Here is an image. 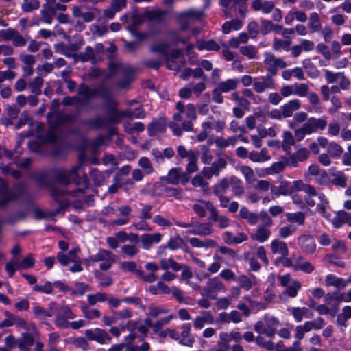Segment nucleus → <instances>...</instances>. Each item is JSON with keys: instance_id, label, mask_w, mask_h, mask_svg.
Instances as JSON below:
<instances>
[{"instance_id": "obj_7", "label": "nucleus", "mask_w": 351, "mask_h": 351, "mask_svg": "<svg viewBox=\"0 0 351 351\" xmlns=\"http://www.w3.org/2000/svg\"><path fill=\"white\" fill-rule=\"evenodd\" d=\"M15 191H10L6 194H0V207L7 206L10 203L18 199V198L25 193V189H14Z\"/></svg>"}, {"instance_id": "obj_2", "label": "nucleus", "mask_w": 351, "mask_h": 351, "mask_svg": "<svg viewBox=\"0 0 351 351\" xmlns=\"http://www.w3.org/2000/svg\"><path fill=\"white\" fill-rule=\"evenodd\" d=\"M103 84L104 83H100L95 88H90V86L85 83H81L78 87V94L83 96V97L79 98L75 97V102L79 105H88L87 101L88 99L99 97V91L101 90Z\"/></svg>"}, {"instance_id": "obj_52", "label": "nucleus", "mask_w": 351, "mask_h": 351, "mask_svg": "<svg viewBox=\"0 0 351 351\" xmlns=\"http://www.w3.org/2000/svg\"><path fill=\"white\" fill-rule=\"evenodd\" d=\"M233 99L238 101L239 105L244 109L249 110L250 102L244 97L240 96L237 92H234L232 94Z\"/></svg>"}, {"instance_id": "obj_13", "label": "nucleus", "mask_w": 351, "mask_h": 351, "mask_svg": "<svg viewBox=\"0 0 351 351\" xmlns=\"http://www.w3.org/2000/svg\"><path fill=\"white\" fill-rule=\"evenodd\" d=\"M289 165V159L286 156H282L281 160L274 162L271 167L266 169L268 175L279 173L282 171Z\"/></svg>"}, {"instance_id": "obj_5", "label": "nucleus", "mask_w": 351, "mask_h": 351, "mask_svg": "<svg viewBox=\"0 0 351 351\" xmlns=\"http://www.w3.org/2000/svg\"><path fill=\"white\" fill-rule=\"evenodd\" d=\"M298 245L302 252L313 254L316 250V244L313 237L310 234H302L298 237Z\"/></svg>"}, {"instance_id": "obj_58", "label": "nucleus", "mask_w": 351, "mask_h": 351, "mask_svg": "<svg viewBox=\"0 0 351 351\" xmlns=\"http://www.w3.org/2000/svg\"><path fill=\"white\" fill-rule=\"evenodd\" d=\"M308 86L306 84H296L293 94L299 97H305L308 94Z\"/></svg>"}, {"instance_id": "obj_9", "label": "nucleus", "mask_w": 351, "mask_h": 351, "mask_svg": "<svg viewBox=\"0 0 351 351\" xmlns=\"http://www.w3.org/2000/svg\"><path fill=\"white\" fill-rule=\"evenodd\" d=\"M304 127L308 128L309 134L317 132V130H323L327 125V122L324 119H316L314 117H311L308 119L307 122L303 124Z\"/></svg>"}, {"instance_id": "obj_18", "label": "nucleus", "mask_w": 351, "mask_h": 351, "mask_svg": "<svg viewBox=\"0 0 351 351\" xmlns=\"http://www.w3.org/2000/svg\"><path fill=\"white\" fill-rule=\"evenodd\" d=\"M54 169V173L53 176H54L53 180L55 181V184L60 183L63 185H69L70 184V180L69 173L67 171L64 170L58 169L56 168H51Z\"/></svg>"}, {"instance_id": "obj_55", "label": "nucleus", "mask_w": 351, "mask_h": 351, "mask_svg": "<svg viewBox=\"0 0 351 351\" xmlns=\"http://www.w3.org/2000/svg\"><path fill=\"white\" fill-rule=\"evenodd\" d=\"M52 124H50V129L45 135V141L49 143H55L57 142L58 136Z\"/></svg>"}, {"instance_id": "obj_38", "label": "nucleus", "mask_w": 351, "mask_h": 351, "mask_svg": "<svg viewBox=\"0 0 351 351\" xmlns=\"http://www.w3.org/2000/svg\"><path fill=\"white\" fill-rule=\"evenodd\" d=\"M247 34L250 35L252 39L257 38L260 33V28L258 23L256 21H250L247 26Z\"/></svg>"}, {"instance_id": "obj_17", "label": "nucleus", "mask_w": 351, "mask_h": 351, "mask_svg": "<svg viewBox=\"0 0 351 351\" xmlns=\"http://www.w3.org/2000/svg\"><path fill=\"white\" fill-rule=\"evenodd\" d=\"M123 114L125 115H122V119L124 118H129L130 119H132L133 118L144 119L146 116L145 109L142 106L135 108L134 111H132L130 109H126L123 110Z\"/></svg>"}, {"instance_id": "obj_54", "label": "nucleus", "mask_w": 351, "mask_h": 351, "mask_svg": "<svg viewBox=\"0 0 351 351\" xmlns=\"http://www.w3.org/2000/svg\"><path fill=\"white\" fill-rule=\"evenodd\" d=\"M316 49L318 53H321L326 60L330 61L331 59V53L326 44L320 43L317 44Z\"/></svg>"}, {"instance_id": "obj_49", "label": "nucleus", "mask_w": 351, "mask_h": 351, "mask_svg": "<svg viewBox=\"0 0 351 351\" xmlns=\"http://www.w3.org/2000/svg\"><path fill=\"white\" fill-rule=\"evenodd\" d=\"M54 49L56 53L64 55L67 58H72L73 53L68 51L67 45L64 43H58L54 45Z\"/></svg>"}, {"instance_id": "obj_56", "label": "nucleus", "mask_w": 351, "mask_h": 351, "mask_svg": "<svg viewBox=\"0 0 351 351\" xmlns=\"http://www.w3.org/2000/svg\"><path fill=\"white\" fill-rule=\"evenodd\" d=\"M238 282L245 291H249L252 287L250 278L246 275H241L238 277Z\"/></svg>"}, {"instance_id": "obj_48", "label": "nucleus", "mask_w": 351, "mask_h": 351, "mask_svg": "<svg viewBox=\"0 0 351 351\" xmlns=\"http://www.w3.org/2000/svg\"><path fill=\"white\" fill-rule=\"evenodd\" d=\"M240 52L242 55L250 59H253L256 56V48L254 45L243 46L240 48Z\"/></svg>"}, {"instance_id": "obj_25", "label": "nucleus", "mask_w": 351, "mask_h": 351, "mask_svg": "<svg viewBox=\"0 0 351 351\" xmlns=\"http://www.w3.org/2000/svg\"><path fill=\"white\" fill-rule=\"evenodd\" d=\"M14 264L16 266L17 269H20L21 268L27 269L32 268L34 266L35 259L32 254H29L22 259L20 263L14 262Z\"/></svg>"}, {"instance_id": "obj_39", "label": "nucleus", "mask_w": 351, "mask_h": 351, "mask_svg": "<svg viewBox=\"0 0 351 351\" xmlns=\"http://www.w3.org/2000/svg\"><path fill=\"white\" fill-rule=\"evenodd\" d=\"M302 285L298 280H294L291 285L286 287V293L291 298H295L298 295V291L301 289Z\"/></svg>"}, {"instance_id": "obj_31", "label": "nucleus", "mask_w": 351, "mask_h": 351, "mask_svg": "<svg viewBox=\"0 0 351 351\" xmlns=\"http://www.w3.org/2000/svg\"><path fill=\"white\" fill-rule=\"evenodd\" d=\"M260 23H261V27H259L260 33L262 35L266 36V35L269 34L271 32H272L273 22L271 21L265 19L263 18H261Z\"/></svg>"}, {"instance_id": "obj_11", "label": "nucleus", "mask_w": 351, "mask_h": 351, "mask_svg": "<svg viewBox=\"0 0 351 351\" xmlns=\"http://www.w3.org/2000/svg\"><path fill=\"white\" fill-rule=\"evenodd\" d=\"M75 121V117L73 114L63 113L61 111H58L55 114L54 123L52 124L55 129H57L58 125L62 123H73Z\"/></svg>"}, {"instance_id": "obj_35", "label": "nucleus", "mask_w": 351, "mask_h": 351, "mask_svg": "<svg viewBox=\"0 0 351 351\" xmlns=\"http://www.w3.org/2000/svg\"><path fill=\"white\" fill-rule=\"evenodd\" d=\"M309 27L313 32H318L321 29V23L319 15L317 12H313L309 17Z\"/></svg>"}, {"instance_id": "obj_42", "label": "nucleus", "mask_w": 351, "mask_h": 351, "mask_svg": "<svg viewBox=\"0 0 351 351\" xmlns=\"http://www.w3.org/2000/svg\"><path fill=\"white\" fill-rule=\"evenodd\" d=\"M40 7V2L38 0H30L29 2H23L21 4V10L24 12H31L38 10Z\"/></svg>"}, {"instance_id": "obj_64", "label": "nucleus", "mask_w": 351, "mask_h": 351, "mask_svg": "<svg viewBox=\"0 0 351 351\" xmlns=\"http://www.w3.org/2000/svg\"><path fill=\"white\" fill-rule=\"evenodd\" d=\"M208 287L214 290H221L223 287V282L218 277H215L208 281Z\"/></svg>"}, {"instance_id": "obj_40", "label": "nucleus", "mask_w": 351, "mask_h": 351, "mask_svg": "<svg viewBox=\"0 0 351 351\" xmlns=\"http://www.w3.org/2000/svg\"><path fill=\"white\" fill-rule=\"evenodd\" d=\"M136 275L143 281L149 283L154 282L157 279V276L154 273H149L147 275H145L144 271L141 267L136 269Z\"/></svg>"}, {"instance_id": "obj_37", "label": "nucleus", "mask_w": 351, "mask_h": 351, "mask_svg": "<svg viewBox=\"0 0 351 351\" xmlns=\"http://www.w3.org/2000/svg\"><path fill=\"white\" fill-rule=\"evenodd\" d=\"M335 178L332 180V183L337 186L345 188L346 186L347 178L343 171H338L333 174Z\"/></svg>"}, {"instance_id": "obj_62", "label": "nucleus", "mask_w": 351, "mask_h": 351, "mask_svg": "<svg viewBox=\"0 0 351 351\" xmlns=\"http://www.w3.org/2000/svg\"><path fill=\"white\" fill-rule=\"evenodd\" d=\"M121 249L122 252L130 257H133L139 252L138 247L134 245H124Z\"/></svg>"}, {"instance_id": "obj_24", "label": "nucleus", "mask_w": 351, "mask_h": 351, "mask_svg": "<svg viewBox=\"0 0 351 351\" xmlns=\"http://www.w3.org/2000/svg\"><path fill=\"white\" fill-rule=\"evenodd\" d=\"M291 43V38L289 40H282L280 38H275L274 39L273 49L276 51H280L282 49L285 51L290 50V45Z\"/></svg>"}, {"instance_id": "obj_30", "label": "nucleus", "mask_w": 351, "mask_h": 351, "mask_svg": "<svg viewBox=\"0 0 351 351\" xmlns=\"http://www.w3.org/2000/svg\"><path fill=\"white\" fill-rule=\"evenodd\" d=\"M43 85V80L40 76H36L34 78L32 82L29 83V87L32 93L35 95L41 94V88Z\"/></svg>"}, {"instance_id": "obj_51", "label": "nucleus", "mask_w": 351, "mask_h": 351, "mask_svg": "<svg viewBox=\"0 0 351 351\" xmlns=\"http://www.w3.org/2000/svg\"><path fill=\"white\" fill-rule=\"evenodd\" d=\"M183 291L180 290L179 288L176 287H173L172 288V295L174 298H176L178 302L180 304H189L190 303L187 301V300L190 299L189 298H184L182 296Z\"/></svg>"}, {"instance_id": "obj_36", "label": "nucleus", "mask_w": 351, "mask_h": 351, "mask_svg": "<svg viewBox=\"0 0 351 351\" xmlns=\"http://www.w3.org/2000/svg\"><path fill=\"white\" fill-rule=\"evenodd\" d=\"M111 255L112 252L110 251L104 249H99L95 255L90 256V260L93 262L102 261L109 258Z\"/></svg>"}, {"instance_id": "obj_53", "label": "nucleus", "mask_w": 351, "mask_h": 351, "mask_svg": "<svg viewBox=\"0 0 351 351\" xmlns=\"http://www.w3.org/2000/svg\"><path fill=\"white\" fill-rule=\"evenodd\" d=\"M74 285L77 289H72L71 291L73 295H83L88 288V285L84 282H76Z\"/></svg>"}, {"instance_id": "obj_50", "label": "nucleus", "mask_w": 351, "mask_h": 351, "mask_svg": "<svg viewBox=\"0 0 351 351\" xmlns=\"http://www.w3.org/2000/svg\"><path fill=\"white\" fill-rule=\"evenodd\" d=\"M58 315H60L61 317L68 319H74L76 317L68 305L61 306L58 309Z\"/></svg>"}, {"instance_id": "obj_12", "label": "nucleus", "mask_w": 351, "mask_h": 351, "mask_svg": "<svg viewBox=\"0 0 351 351\" xmlns=\"http://www.w3.org/2000/svg\"><path fill=\"white\" fill-rule=\"evenodd\" d=\"M300 106L301 104L298 99H295L289 101L287 104L281 106L282 116L285 118L291 117L293 112L300 109Z\"/></svg>"}, {"instance_id": "obj_3", "label": "nucleus", "mask_w": 351, "mask_h": 351, "mask_svg": "<svg viewBox=\"0 0 351 351\" xmlns=\"http://www.w3.org/2000/svg\"><path fill=\"white\" fill-rule=\"evenodd\" d=\"M169 48V45L167 43H159L154 44L150 46L149 51L151 53H160L165 56L166 60L167 62V68L168 69H173L172 67L169 64L168 57L170 56L173 59H178L183 56V51L180 49H173L171 53H168V49Z\"/></svg>"}, {"instance_id": "obj_21", "label": "nucleus", "mask_w": 351, "mask_h": 351, "mask_svg": "<svg viewBox=\"0 0 351 351\" xmlns=\"http://www.w3.org/2000/svg\"><path fill=\"white\" fill-rule=\"evenodd\" d=\"M34 343V338L30 332H23L21 337L17 339V346L19 348H24V346H32Z\"/></svg>"}, {"instance_id": "obj_28", "label": "nucleus", "mask_w": 351, "mask_h": 351, "mask_svg": "<svg viewBox=\"0 0 351 351\" xmlns=\"http://www.w3.org/2000/svg\"><path fill=\"white\" fill-rule=\"evenodd\" d=\"M203 16V12L202 11H198L193 9H191L187 11H184L182 12H180L178 14V19H183L185 18L189 19H200Z\"/></svg>"}, {"instance_id": "obj_27", "label": "nucleus", "mask_w": 351, "mask_h": 351, "mask_svg": "<svg viewBox=\"0 0 351 351\" xmlns=\"http://www.w3.org/2000/svg\"><path fill=\"white\" fill-rule=\"evenodd\" d=\"M327 152L332 158H339L343 154V148L335 142H330L327 146Z\"/></svg>"}, {"instance_id": "obj_15", "label": "nucleus", "mask_w": 351, "mask_h": 351, "mask_svg": "<svg viewBox=\"0 0 351 351\" xmlns=\"http://www.w3.org/2000/svg\"><path fill=\"white\" fill-rule=\"evenodd\" d=\"M239 216L247 221L250 226L256 225L259 220V215L255 213H251L245 206H242L239 210Z\"/></svg>"}, {"instance_id": "obj_19", "label": "nucleus", "mask_w": 351, "mask_h": 351, "mask_svg": "<svg viewBox=\"0 0 351 351\" xmlns=\"http://www.w3.org/2000/svg\"><path fill=\"white\" fill-rule=\"evenodd\" d=\"M166 124L160 121H153L147 127V134L149 136H154L156 132L164 133L166 131Z\"/></svg>"}, {"instance_id": "obj_26", "label": "nucleus", "mask_w": 351, "mask_h": 351, "mask_svg": "<svg viewBox=\"0 0 351 351\" xmlns=\"http://www.w3.org/2000/svg\"><path fill=\"white\" fill-rule=\"evenodd\" d=\"M237 80L234 79H228L219 83L218 88L223 93H228L230 90H234L237 88Z\"/></svg>"}, {"instance_id": "obj_44", "label": "nucleus", "mask_w": 351, "mask_h": 351, "mask_svg": "<svg viewBox=\"0 0 351 351\" xmlns=\"http://www.w3.org/2000/svg\"><path fill=\"white\" fill-rule=\"evenodd\" d=\"M293 269L294 271H302L306 274H311L314 271L315 267L310 262L306 261L301 264L294 265Z\"/></svg>"}, {"instance_id": "obj_46", "label": "nucleus", "mask_w": 351, "mask_h": 351, "mask_svg": "<svg viewBox=\"0 0 351 351\" xmlns=\"http://www.w3.org/2000/svg\"><path fill=\"white\" fill-rule=\"evenodd\" d=\"M201 150L202 152V155L201 157L202 162L206 165L210 164L213 159V156L210 154L208 145H201Z\"/></svg>"}, {"instance_id": "obj_63", "label": "nucleus", "mask_w": 351, "mask_h": 351, "mask_svg": "<svg viewBox=\"0 0 351 351\" xmlns=\"http://www.w3.org/2000/svg\"><path fill=\"white\" fill-rule=\"evenodd\" d=\"M120 268L124 271L134 272L136 271V264L134 261H123L120 264Z\"/></svg>"}, {"instance_id": "obj_20", "label": "nucleus", "mask_w": 351, "mask_h": 351, "mask_svg": "<svg viewBox=\"0 0 351 351\" xmlns=\"http://www.w3.org/2000/svg\"><path fill=\"white\" fill-rule=\"evenodd\" d=\"M303 67L307 75L311 78H316L318 77L319 72L317 69L315 64L311 62V59H304L302 62Z\"/></svg>"}, {"instance_id": "obj_57", "label": "nucleus", "mask_w": 351, "mask_h": 351, "mask_svg": "<svg viewBox=\"0 0 351 351\" xmlns=\"http://www.w3.org/2000/svg\"><path fill=\"white\" fill-rule=\"evenodd\" d=\"M326 258L331 263V264H333L335 265H337L339 267H346V263L342 261L340 258L337 256L336 254H327L326 255Z\"/></svg>"}, {"instance_id": "obj_61", "label": "nucleus", "mask_w": 351, "mask_h": 351, "mask_svg": "<svg viewBox=\"0 0 351 351\" xmlns=\"http://www.w3.org/2000/svg\"><path fill=\"white\" fill-rule=\"evenodd\" d=\"M343 223H346L345 217L343 215V210L337 213V216L333 218L332 224L336 228H339Z\"/></svg>"}, {"instance_id": "obj_8", "label": "nucleus", "mask_w": 351, "mask_h": 351, "mask_svg": "<svg viewBox=\"0 0 351 351\" xmlns=\"http://www.w3.org/2000/svg\"><path fill=\"white\" fill-rule=\"evenodd\" d=\"M186 233L187 234H194L199 236H208L213 233L211 229V223L210 222L201 223L193 226V228L188 230Z\"/></svg>"}, {"instance_id": "obj_47", "label": "nucleus", "mask_w": 351, "mask_h": 351, "mask_svg": "<svg viewBox=\"0 0 351 351\" xmlns=\"http://www.w3.org/2000/svg\"><path fill=\"white\" fill-rule=\"evenodd\" d=\"M278 188L279 191L278 194H282V195L291 194L294 191V188L291 186L290 182L286 181H282Z\"/></svg>"}, {"instance_id": "obj_16", "label": "nucleus", "mask_w": 351, "mask_h": 351, "mask_svg": "<svg viewBox=\"0 0 351 351\" xmlns=\"http://www.w3.org/2000/svg\"><path fill=\"white\" fill-rule=\"evenodd\" d=\"M229 186L232 187V191L235 196L240 197L244 193V187L241 179L232 176L229 180Z\"/></svg>"}, {"instance_id": "obj_4", "label": "nucleus", "mask_w": 351, "mask_h": 351, "mask_svg": "<svg viewBox=\"0 0 351 351\" xmlns=\"http://www.w3.org/2000/svg\"><path fill=\"white\" fill-rule=\"evenodd\" d=\"M53 173L54 169H45L34 173L32 178L40 187L49 189L52 188L55 184V181L52 178Z\"/></svg>"}, {"instance_id": "obj_34", "label": "nucleus", "mask_w": 351, "mask_h": 351, "mask_svg": "<svg viewBox=\"0 0 351 351\" xmlns=\"http://www.w3.org/2000/svg\"><path fill=\"white\" fill-rule=\"evenodd\" d=\"M167 183L178 184L180 180V169L172 168L169 171L168 178H166Z\"/></svg>"}, {"instance_id": "obj_10", "label": "nucleus", "mask_w": 351, "mask_h": 351, "mask_svg": "<svg viewBox=\"0 0 351 351\" xmlns=\"http://www.w3.org/2000/svg\"><path fill=\"white\" fill-rule=\"evenodd\" d=\"M271 234L270 230L267 229L264 225H260L258 226L255 233L250 234V238L253 241L262 243L267 241Z\"/></svg>"}, {"instance_id": "obj_41", "label": "nucleus", "mask_w": 351, "mask_h": 351, "mask_svg": "<svg viewBox=\"0 0 351 351\" xmlns=\"http://www.w3.org/2000/svg\"><path fill=\"white\" fill-rule=\"evenodd\" d=\"M138 165L145 170L147 175H150L154 172L151 162L147 157H141L138 160Z\"/></svg>"}, {"instance_id": "obj_45", "label": "nucleus", "mask_w": 351, "mask_h": 351, "mask_svg": "<svg viewBox=\"0 0 351 351\" xmlns=\"http://www.w3.org/2000/svg\"><path fill=\"white\" fill-rule=\"evenodd\" d=\"M32 313L38 317L46 318L52 317V313L49 311H47L40 306H34L32 308Z\"/></svg>"}, {"instance_id": "obj_33", "label": "nucleus", "mask_w": 351, "mask_h": 351, "mask_svg": "<svg viewBox=\"0 0 351 351\" xmlns=\"http://www.w3.org/2000/svg\"><path fill=\"white\" fill-rule=\"evenodd\" d=\"M107 300V294L98 292L94 295L89 294L87 296V300L90 306L95 305L97 302H104Z\"/></svg>"}, {"instance_id": "obj_32", "label": "nucleus", "mask_w": 351, "mask_h": 351, "mask_svg": "<svg viewBox=\"0 0 351 351\" xmlns=\"http://www.w3.org/2000/svg\"><path fill=\"white\" fill-rule=\"evenodd\" d=\"M32 290L45 294H51L53 293V284L50 281H46L43 285H34Z\"/></svg>"}, {"instance_id": "obj_29", "label": "nucleus", "mask_w": 351, "mask_h": 351, "mask_svg": "<svg viewBox=\"0 0 351 351\" xmlns=\"http://www.w3.org/2000/svg\"><path fill=\"white\" fill-rule=\"evenodd\" d=\"M128 29L131 35L138 41H143L149 36V34L147 32L138 31L136 25H130L128 27Z\"/></svg>"}, {"instance_id": "obj_60", "label": "nucleus", "mask_w": 351, "mask_h": 351, "mask_svg": "<svg viewBox=\"0 0 351 351\" xmlns=\"http://www.w3.org/2000/svg\"><path fill=\"white\" fill-rule=\"evenodd\" d=\"M295 230V227L291 228L290 225L285 226L279 229V236L280 238L285 239L292 235Z\"/></svg>"}, {"instance_id": "obj_14", "label": "nucleus", "mask_w": 351, "mask_h": 351, "mask_svg": "<svg viewBox=\"0 0 351 351\" xmlns=\"http://www.w3.org/2000/svg\"><path fill=\"white\" fill-rule=\"evenodd\" d=\"M271 250L273 254H280L281 256H288L289 249L286 242L274 239L271 242Z\"/></svg>"}, {"instance_id": "obj_6", "label": "nucleus", "mask_w": 351, "mask_h": 351, "mask_svg": "<svg viewBox=\"0 0 351 351\" xmlns=\"http://www.w3.org/2000/svg\"><path fill=\"white\" fill-rule=\"evenodd\" d=\"M72 58H73L75 63L78 62H87L88 61H91L92 63H95L96 62V57L93 48L89 45L85 47L84 52H80L79 53H73Z\"/></svg>"}, {"instance_id": "obj_1", "label": "nucleus", "mask_w": 351, "mask_h": 351, "mask_svg": "<svg viewBox=\"0 0 351 351\" xmlns=\"http://www.w3.org/2000/svg\"><path fill=\"white\" fill-rule=\"evenodd\" d=\"M104 101L107 111L106 117H97L90 119H86L82 124L92 130H98L102 127H108V125H118L122 120L123 110L117 108L118 103L114 99L111 89L104 83L99 91V95Z\"/></svg>"}, {"instance_id": "obj_22", "label": "nucleus", "mask_w": 351, "mask_h": 351, "mask_svg": "<svg viewBox=\"0 0 351 351\" xmlns=\"http://www.w3.org/2000/svg\"><path fill=\"white\" fill-rule=\"evenodd\" d=\"M228 188L229 180L227 178H223L213 186V194L215 196L223 195Z\"/></svg>"}, {"instance_id": "obj_23", "label": "nucleus", "mask_w": 351, "mask_h": 351, "mask_svg": "<svg viewBox=\"0 0 351 351\" xmlns=\"http://www.w3.org/2000/svg\"><path fill=\"white\" fill-rule=\"evenodd\" d=\"M286 218L289 222L297 223L299 226H303L305 223V215L301 211L296 213H287Z\"/></svg>"}, {"instance_id": "obj_43", "label": "nucleus", "mask_w": 351, "mask_h": 351, "mask_svg": "<svg viewBox=\"0 0 351 351\" xmlns=\"http://www.w3.org/2000/svg\"><path fill=\"white\" fill-rule=\"evenodd\" d=\"M95 332V341L97 343L104 344L106 340H111V337L105 330L97 328Z\"/></svg>"}, {"instance_id": "obj_59", "label": "nucleus", "mask_w": 351, "mask_h": 351, "mask_svg": "<svg viewBox=\"0 0 351 351\" xmlns=\"http://www.w3.org/2000/svg\"><path fill=\"white\" fill-rule=\"evenodd\" d=\"M73 344L81 348L83 351H87L89 348V344L84 337H79L74 339Z\"/></svg>"}]
</instances>
